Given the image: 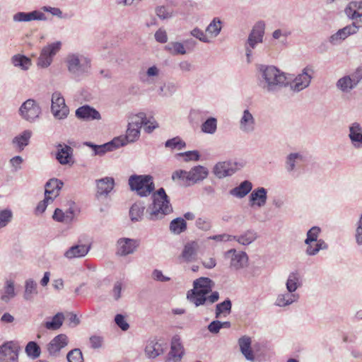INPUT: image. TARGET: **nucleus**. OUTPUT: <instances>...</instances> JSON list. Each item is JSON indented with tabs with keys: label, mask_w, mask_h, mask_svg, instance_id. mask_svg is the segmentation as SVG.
Here are the masks:
<instances>
[{
	"label": "nucleus",
	"mask_w": 362,
	"mask_h": 362,
	"mask_svg": "<svg viewBox=\"0 0 362 362\" xmlns=\"http://www.w3.org/2000/svg\"><path fill=\"white\" fill-rule=\"evenodd\" d=\"M152 197L153 204L148 216L150 220L161 218L164 215L172 211V206L163 188H160L153 193Z\"/></svg>",
	"instance_id": "obj_1"
},
{
	"label": "nucleus",
	"mask_w": 362,
	"mask_h": 362,
	"mask_svg": "<svg viewBox=\"0 0 362 362\" xmlns=\"http://www.w3.org/2000/svg\"><path fill=\"white\" fill-rule=\"evenodd\" d=\"M131 189L141 197H147L155 189L153 177L151 175H132L129 179Z\"/></svg>",
	"instance_id": "obj_2"
},
{
	"label": "nucleus",
	"mask_w": 362,
	"mask_h": 362,
	"mask_svg": "<svg viewBox=\"0 0 362 362\" xmlns=\"http://www.w3.org/2000/svg\"><path fill=\"white\" fill-rule=\"evenodd\" d=\"M320 232V228L314 226L311 228L307 233V238L305 243L308 245L306 253L308 255H314L317 254L320 250L327 247V245L322 240H317Z\"/></svg>",
	"instance_id": "obj_3"
},
{
	"label": "nucleus",
	"mask_w": 362,
	"mask_h": 362,
	"mask_svg": "<svg viewBox=\"0 0 362 362\" xmlns=\"http://www.w3.org/2000/svg\"><path fill=\"white\" fill-rule=\"evenodd\" d=\"M262 76L269 89L274 86H283L286 84V77L285 74L274 66H267L262 71Z\"/></svg>",
	"instance_id": "obj_4"
},
{
	"label": "nucleus",
	"mask_w": 362,
	"mask_h": 362,
	"mask_svg": "<svg viewBox=\"0 0 362 362\" xmlns=\"http://www.w3.org/2000/svg\"><path fill=\"white\" fill-rule=\"evenodd\" d=\"M21 117L28 122H33L41 114L40 105L33 99H28L19 108Z\"/></svg>",
	"instance_id": "obj_5"
},
{
	"label": "nucleus",
	"mask_w": 362,
	"mask_h": 362,
	"mask_svg": "<svg viewBox=\"0 0 362 362\" xmlns=\"http://www.w3.org/2000/svg\"><path fill=\"white\" fill-rule=\"evenodd\" d=\"M219 298V294L217 291L211 293L207 296L204 292L196 291L194 288L187 293V299L196 306H199L205 303L212 304L216 302Z\"/></svg>",
	"instance_id": "obj_6"
},
{
	"label": "nucleus",
	"mask_w": 362,
	"mask_h": 362,
	"mask_svg": "<svg viewBox=\"0 0 362 362\" xmlns=\"http://www.w3.org/2000/svg\"><path fill=\"white\" fill-rule=\"evenodd\" d=\"M61 49V42H56L45 47L38 58L37 64L42 67H47L52 61V57Z\"/></svg>",
	"instance_id": "obj_7"
},
{
	"label": "nucleus",
	"mask_w": 362,
	"mask_h": 362,
	"mask_svg": "<svg viewBox=\"0 0 362 362\" xmlns=\"http://www.w3.org/2000/svg\"><path fill=\"white\" fill-rule=\"evenodd\" d=\"M20 350L19 346L13 341L4 344L0 349V361L3 362H16Z\"/></svg>",
	"instance_id": "obj_8"
},
{
	"label": "nucleus",
	"mask_w": 362,
	"mask_h": 362,
	"mask_svg": "<svg viewBox=\"0 0 362 362\" xmlns=\"http://www.w3.org/2000/svg\"><path fill=\"white\" fill-rule=\"evenodd\" d=\"M51 109L54 117L58 119L66 117L69 113V108L65 104V100L59 93L52 94Z\"/></svg>",
	"instance_id": "obj_9"
},
{
	"label": "nucleus",
	"mask_w": 362,
	"mask_h": 362,
	"mask_svg": "<svg viewBox=\"0 0 362 362\" xmlns=\"http://www.w3.org/2000/svg\"><path fill=\"white\" fill-rule=\"evenodd\" d=\"M199 245L197 241H190L187 243L183 250L178 257L180 262H192L197 259V252Z\"/></svg>",
	"instance_id": "obj_10"
},
{
	"label": "nucleus",
	"mask_w": 362,
	"mask_h": 362,
	"mask_svg": "<svg viewBox=\"0 0 362 362\" xmlns=\"http://www.w3.org/2000/svg\"><path fill=\"white\" fill-rule=\"evenodd\" d=\"M129 124L136 127L139 129H141L142 124H144L145 130L148 133L151 132L154 129L158 127V124L154 119L153 121L150 119L146 120V115L144 112H139V114L132 115L130 117V122Z\"/></svg>",
	"instance_id": "obj_11"
},
{
	"label": "nucleus",
	"mask_w": 362,
	"mask_h": 362,
	"mask_svg": "<svg viewBox=\"0 0 362 362\" xmlns=\"http://www.w3.org/2000/svg\"><path fill=\"white\" fill-rule=\"evenodd\" d=\"M346 15L362 27V1H351L345 8Z\"/></svg>",
	"instance_id": "obj_12"
},
{
	"label": "nucleus",
	"mask_w": 362,
	"mask_h": 362,
	"mask_svg": "<svg viewBox=\"0 0 362 362\" xmlns=\"http://www.w3.org/2000/svg\"><path fill=\"white\" fill-rule=\"evenodd\" d=\"M68 344V337L66 334H60L54 337L47 345L49 355L57 356L60 351Z\"/></svg>",
	"instance_id": "obj_13"
},
{
	"label": "nucleus",
	"mask_w": 362,
	"mask_h": 362,
	"mask_svg": "<svg viewBox=\"0 0 362 362\" xmlns=\"http://www.w3.org/2000/svg\"><path fill=\"white\" fill-rule=\"evenodd\" d=\"M313 71L306 67L303 69V73L299 74L292 82L291 87L295 91H300L305 88L310 83L311 74Z\"/></svg>",
	"instance_id": "obj_14"
},
{
	"label": "nucleus",
	"mask_w": 362,
	"mask_h": 362,
	"mask_svg": "<svg viewBox=\"0 0 362 362\" xmlns=\"http://www.w3.org/2000/svg\"><path fill=\"white\" fill-rule=\"evenodd\" d=\"M238 169L237 163L219 162L214 168V173L218 178L231 175Z\"/></svg>",
	"instance_id": "obj_15"
},
{
	"label": "nucleus",
	"mask_w": 362,
	"mask_h": 362,
	"mask_svg": "<svg viewBox=\"0 0 362 362\" xmlns=\"http://www.w3.org/2000/svg\"><path fill=\"white\" fill-rule=\"evenodd\" d=\"M63 186V182L58 179H51L45 185V196L47 200L53 202L59 194L60 189Z\"/></svg>",
	"instance_id": "obj_16"
},
{
	"label": "nucleus",
	"mask_w": 362,
	"mask_h": 362,
	"mask_svg": "<svg viewBox=\"0 0 362 362\" xmlns=\"http://www.w3.org/2000/svg\"><path fill=\"white\" fill-rule=\"evenodd\" d=\"M57 153L56 158L62 165L72 164L73 160V149L68 145L58 144Z\"/></svg>",
	"instance_id": "obj_17"
},
{
	"label": "nucleus",
	"mask_w": 362,
	"mask_h": 362,
	"mask_svg": "<svg viewBox=\"0 0 362 362\" xmlns=\"http://www.w3.org/2000/svg\"><path fill=\"white\" fill-rule=\"evenodd\" d=\"M76 115L78 118L85 120L100 119V114L93 107L89 105H83L78 107L76 111Z\"/></svg>",
	"instance_id": "obj_18"
},
{
	"label": "nucleus",
	"mask_w": 362,
	"mask_h": 362,
	"mask_svg": "<svg viewBox=\"0 0 362 362\" xmlns=\"http://www.w3.org/2000/svg\"><path fill=\"white\" fill-rule=\"evenodd\" d=\"M115 181L112 177H106L96 181V196L107 195L112 189Z\"/></svg>",
	"instance_id": "obj_19"
},
{
	"label": "nucleus",
	"mask_w": 362,
	"mask_h": 362,
	"mask_svg": "<svg viewBox=\"0 0 362 362\" xmlns=\"http://www.w3.org/2000/svg\"><path fill=\"white\" fill-rule=\"evenodd\" d=\"M264 33V24L262 22L257 23L248 37V43L251 48L253 49L256 44L262 42Z\"/></svg>",
	"instance_id": "obj_20"
},
{
	"label": "nucleus",
	"mask_w": 362,
	"mask_h": 362,
	"mask_svg": "<svg viewBox=\"0 0 362 362\" xmlns=\"http://www.w3.org/2000/svg\"><path fill=\"white\" fill-rule=\"evenodd\" d=\"M228 253H233L230 261V267L235 269H240L247 265L248 257L245 252H236L235 250H231L228 251Z\"/></svg>",
	"instance_id": "obj_21"
},
{
	"label": "nucleus",
	"mask_w": 362,
	"mask_h": 362,
	"mask_svg": "<svg viewBox=\"0 0 362 362\" xmlns=\"http://www.w3.org/2000/svg\"><path fill=\"white\" fill-rule=\"evenodd\" d=\"M118 254L121 255H127L132 253L139 245L138 243L132 239L124 238L120 239L117 242Z\"/></svg>",
	"instance_id": "obj_22"
},
{
	"label": "nucleus",
	"mask_w": 362,
	"mask_h": 362,
	"mask_svg": "<svg viewBox=\"0 0 362 362\" xmlns=\"http://www.w3.org/2000/svg\"><path fill=\"white\" fill-rule=\"evenodd\" d=\"M184 353V348L180 342V337L178 336L173 337L169 353L170 359L173 358L175 362L179 361L181 360Z\"/></svg>",
	"instance_id": "obj_23"
},
{
	"label": "nucleus",
	"mask_w": 362,
	"mask_h": 362,
	"mask_svg": "<svg viewBox=\"0 0 362 362\" xmlns=\"http://www.w3.org/2000/svg\"><path fill=\"white\" fill-rule=\"evenodd\" d=\"M251 338L247 336H243L238 340L241 353L247 360L253 361L255 360V356L251 349Z\"/></svg>",
	"instance_id": "obj_24"
},
{
	"label": "nucleus",
	"mask_w": 362,
	"mask_h": 362,
	"mask_svg": "<svg viewBox=\"0 0 362 362\" xmlns=\"http://www.w3.org/2000/svg\"><path fill=\"white\" fill-rule=\"evenodd\" d=\"M145 353L148 358H154L163 353V347L156 339H153L148 341Z\"/></svg>",
	"instance_id": "obj_25"
},
{
	"label": "nucleus",
	"mask_w": 362,
	"mask_h": 362,
	"mask_svg": "<svg viewBox=\"0 0 362 362\" xmlns=\"http://www.w3.org/2000/svg\"><path fill=\"white\" fill-rule=\"evenodd\" d=\"M214 282L209 278L207 277H200L196 279L193 283V288L196 291H199L204 292L206 295L209 294L213 287Z\"/></svg>",
	"instance_id": "obj_26"
},
{
	"label": "nucleus",
	"mask_w": 362,
	"mask_h": 362,
	"mask_svg": "<svg viewBox=\"0 0 362 362\" xmlns=\"http://www.w3.org/2000/svg\"><path fill=\"white\" fill-rule=\"evenodd\" d=\"M90 246L86 245H76L70 247L64 254L69 259L84 257L89 251Z\"/></svg>",
	"instance_id": "obj_27"
},
{
	"label": "nucleus",
	"mask_w": 362,
	"mask_h": 362,
	"mask_svg": "<svg viewBox=\"0 0 362 362\" xmlns=\"http://www.w3.org/2000/svg\"><path fill=\"white\" fill-rule=\"evenodd\" d=\"M208 175V170L206 168L199 165L189 171L188 180L191 184L196 183L204 180Z\"/></svg>",
	"instance_id": "obj_28"
},
{
	"label": "nucleus",
	"mask_w": 362,
	"mask_h": 362,
	"mask_svg": "<svg viewBox=\"0 0 362 362\" xmlns=\"http://www.w3.org/2000/svg\"><path fill=\"white\" fill-rule=\"evenodd\" d=\"M361 28L356 23L353 22L351 25H347L344 28L339 30L335 35L331 37L332 41H334L337 39H345L349 35L354 34L358 31V29Z\"/></svg>",
	"instance_id": "obj_29"
},
{
	"label": "nucleus",
	"mask_w": 362,
	"mask_h": 362,
	"mask_svg": "<svg viewBox=\"0 0 362 362\" xmlns=\"http://www.w3.org/2000/svg\"><path fill=\"white\" fill-rule=\"evenodd\" d=\"M267 200V192L264 188L261 187L255 190L250 195L251 205H257L262 206L265 204Z\"/></svg>",
	"instance_id": "obj_30"
},
{
	"label": "nucleus",
	"mask_w": 362,
	"mask_h": 362,
	"mask_svg": "<svg viewBox=\"0 0 362 362\" xmlns=\"http://www.w3.org/2000/svg\"><path fill=\"white\" fill-rule=\"evenodd\" d=\"M255 119L252 114L247 110H245L240 122V129L244 132H250L254 129Z\"/></svg>",
	"instance_id": "obj_31"
},
{
	"label": "nucleus",
	"mask_w": 362,
	"mask_h": 362,
	"mask_svg": "<svg viewBox=\"0 0 362 362\" xmlns=\"http://www.w3.org/2000/svg\"><path fill=\"white\" fill-rule=\"evenodd\" d=\"M252 183L247 180L243 182L239 186L235 187L230 191V194L237 197H244L252 189Z\"/></svg>",
	"instance_id": "obj_32"
},
{
	"label": "nucleus",
	"mask_w": 362,
	"mask_h": 362,
	"mask_svg": "<svg viewBox=\"0 0 362 362\" xmlns=\"http://www.w3.org/2000/svg\"><path fill=\"white\" fill-rule=\"evenodd\" d=\"M42 13L37 11H33L30 13L19 12L14 15L13 20L15 21H30L33 20L41 19Z\"/></svg>",
	"instance_id": "obj_33"
},
{
	"label": "nucleus",
	"mask_w": 362,
	"mask_h": 362,
	"mask_svg": "<svg viewBox=\"0 0 362 362\" xmlns=\"http://www.w3.org/2000/svg\"><path fill=\"white\" fill-rule=\"evenodd\" d=\"M31 134L32 133L30 130L24 131L21 135L13 139V144L19 148V151H22L28 144Z\"/></svg>",
	"instance_id": "obj_34"
},
{
	"label": "nucleus",
	"mask_w": 362,
	"mask_h": 362,
	"mask_svg": "<svg viewBox=\"0 0 362 362\" xmlns=\"http://www.w3.org/2000/svg\"><path fill=\"white\" fill-rule=\"evenodd\" d=\"M64 320V314L62 313H57L51 321H47L45 323V327L49 330H57L62 327Z\"/></svg>",
	"instance_id": "obj_35"
},
{
	"label": "nucleus",
	"mask_w": 362,
	"mask_h": 362,
	"mask_svg": "<svg viewBox=\"0 0 362 362\" xmlns=\"http://www.w3.org/2000/svg\"><path fill=\"white\" fill-rule=\"evenodd\" d=\"M221 30V21L218 18H214L206 29L208 37H216Z\"/></svg>",
	"instance_id": "obj_36"
},
{
	"label": "nucleus",
	"mask_w": 362,
	"mask_h": 362,
	"mask_svg": "<svg viewBox=\"0 0 362 362\" xmlns=\"http://www.w3.org/2000/svg\"><path fill=\"white\" fill-rule=\"evenodd\" d=\"M231 306L232 305L230 300H226L217 304L216 306V317L218 318L221 316L226 317L230 313Z\"/></svg>",
	"instance_id": "obj_37"
},
{
	"label": "nucleus",
	"mask_w": 362,
	"mask_h": 362,
	"mask_svg": "<svg viewBox=\"0 0 362 362\" xmlns=\"http://www.w3.org/2000/svg\"><path fill=\"white\" fill-rule=\"evenodd\" d=\"M186 228L187 223L182 218H177L173 220L170 225V230L175 234L181 233L185 231Z\"/></svg>",
	"instance_id": "obj_38"
},
{
	"label": "nucleus",
	"mask_w": 362,
	"mask_h": 362,
	"mask_svg": "<svg viewBox=\"0 0 362 362\" xmlns=\"http://www.w3.org/2000/svg\"><path fill=\"white\" fill-rule=\"evenodd\" d=\"M12 62L14 66H19L24 70L28 69L31 65V61L29 58L20 54L13 56L12 58Z\"/></svg>",
	"instance_id": "obj_39"
},
{
	"label": "nucleus",
	"mask_w": 362,
	"mask_h": 362,
	"mask_svg": "<svg viewBox=\"0 0 362 362\" xmlns=\"http://www.w3.org/2000/svg\"><path fill=\"white\" fill-rule=\"evenodd\" d=\"M189 172L185 170H179L174 172L172 175V179L174 181H177L180 185H190L191 182L188 180Z\"/></svg>",
	"instance_id": "obj_40"
},
{
	"label": "nucleus",
	"mask_w": 362,
	"mask_h": 362,
	"mask_svg": "<svg viewBox=\"0 0 362 362\" xmlns=\"http://www.w3.org/2000/svg\"><path fill=\"white\" fill-rule=\"evenodd\" d=\"M145 207L139 204H134L130 209L129 214L132 221H139L141 219Z\"/></svg>",
	"instance_id": "obj_41"
},
{
	"label": "nucleus",
	"mask_w": 362,
	"mask_h": 362,
	"mask_svg": "<svg viewBox=\"0 0 362 362\" xmlns=\"http://www.w3.org/2000/svg\"><path fill=\"white\" fill-rule=\"evenodd\" d=\"M349 136L353 143L362 144V129L358 124L355 123L350 127Z\"/></svg>",
	"instance_id": "obj_42"
},
{
	"label": "nucleus",
	"mask_w": 362,
	"mask_h": 362,
	"mask_svg": "<svg viewBox=\"0 0 362 362\" xmlns=\"http://www.w3.org/2000/svg\"><path fill=\"white\" fill-rule=\"evenodd\" d=\"M233 239L242 245H247L256 239V234L253 231L248 230L240 236H233Z\"/></svg>",
	"instance_id": "obj_43"
},
{
	"label": "nucleus",
	"mask_w": 362,
	"mask_h": 362,
	"mask_svg": "<svg viewBox=\"0 0 362 362\" xmlns=\"http://www.w3.org/2000/svg\"><path fill=\"white\" fill-rule=\"evenodd\" d=\"M299 285V274L297 272L291 273L286 282V288L289 292L295 291Z\"/></svg>",
	"instance_id": "obj_44"
},
{
	"label": "nucleus",
	"mask_w": 362,
	"mask_h": 362,
	"mask_svg": "<svg viewBox=\"0 0 362 362\" xmlns=\"http://www.w3.org/2000/svg\"><path fill=\"white\" fill-rule=\"evenodd\" d=\"M355 86L354 81L350 76H344L340 78L337 82V86L343 91L349 90Z\"/></svg>",
	"instance_id": "obj_45"
},
{
	"label": "nucleus",
	"mask_w": 362,
	"mask_h": 362,
	"mask_svg": "<svg viewBox=\"0 0 362 362\" xmlns=\"http://www.w3.org/2000/svg\"><path fill=\"white\" fill-rule=\"evenodd\" d=\"M25 352L28 356L35 358L40 355V348L37 344L35 341H30L28 343L25 347Z\"/></svg>",
	"instance_id": "obj_46"
},
{
	"label": "nucleus",
	"mask_w": 362,
	"mask_h": 362,
	"mask_svg": "<svg viewBox=\"0 0 362 362\" xmlns=\"http://www.w3.org/2000/svg\"><path fill=\"white\" fill-rule=\"evenodd\" d=\"M217 127L216 119L214 117L208 119L202 126V130L204 133L214 134Z\"/></svg>",
	"instance_id": "obj_47"
},
{
	"label": "nucleus",
	"mask_w": 362,
	"mask_h": 362,
	"mask_svg": "<svg viewBox=\"0 0 362 362\" xmlns=\"http://www.w3.org/2000/svg\"><path fill=\"white\" fill-rule=\"evenodd\" d=\"M140 135V129L132 126L131 124L128 125V128L127 130L126 139L129 142H134L137 139H139Z\"/></svg>",
	"instance_id": "obj_48"
},
{
	"label": "nucleus",
	"mask_w": 362,
	"mask_h": 362,
	"mask_svg": "<svg viewBox=\"0 0 362 362\" xmlns=\"http://www.w3.org/2000/svg\"><path fill=\"white\" fill-rule=\"evenodd\" d=\"M66 358L69 362H83V354L79 349L70 351L67 354Z\"/></svg>",
	"instance_id": "obj_49"
},
{
	"label": "nucleus",
	"mask_w": 362,
	"mask_h": 362,
	"mask_svg": "<svg viewBox=\"0 0 362 362\" xmlns=\"http://www.w3.org/2000/svg\"><path fill=\"white\" fill-rule=\"evenodd\" d=\"M15 296L14 286L12 281H7L1 295V299L4 301L8 300Z\"/></svg>",
	"instance_id": "obj_50"
},
{
	"label": "nucleus",
	"mask_w": 362,
	"mask_h": 362,
	"mask_svg": "<svg viewBox=\"0 0 362 362\" xmlns=\"http://www.w3.org/2000/svg\"><path fill=\"white\" fill-rule=\"evenodd\" d=\"M68 68L70 71L76 72L79 71L81 69L80 59L76 55L69 56L68 59Z\"/></svg>",
	"instance_id": "obj_51"
},
{
	"label": "nucleus",
	"mask_w": 362,
	"mask_h": 362,
	"mask_svg": "<svg viewBox=\"0 0 362 362\" xmlns=\"http://www.w3.org/2000/svg\"><path fill=\"white\" fill-rule=\"evenodd\" d=\"M295 300V295L293 294L280 295L276 299V305L279 306H286Z\"/></svg>",
	"instance_id": "obj_52"
},
{
	"label": "nucleus",
	"mask_w": 362,
	"mask_h": 362,
	"mask_svg": "<svg viewBox=\"0 0 362 362\" xmlns=\"http://www.w3.org/2000/svg\"><path fill=\"white\" fill-rule=\"evenodd\" d=\"M165 146L173 149L176 148L180 150L185 146V144L179 137H175L168 140L165 142Z\"/></svg>",
	"instance_id": "obj_53"
},
{
	"label": "nucleus",
	"mask_w": 362,
	"mask_h": 362,
	"mask_svg": "<svg viewBox=\"0 0 362 362\" xmlns=\"http://www.w3.org/2000/svg\"><path fill=\"white\" fill-rule=\"evenodd\" d=\"M167 49L173 54H184L186 53L183 45L180 42H173L167 46Z\"/></svg>",
	"instance_id": "obj_54"
},
{
	"label": "nucleus",
	"mask_w": 362,
	"mask_h": 362,
	"mask_svg": "<svg viewBox=\"0 0 362 362\" xmlns=\"http://www.w3.org/2000/svg\"><path fill=\"white\" fill-rule=\"evenodd\" d=\"M35 291L36 284L32 280H28L25 283V298L30 299Z\"/></svg>",
	"instance_id": "obj_55"
},
{
	"label": "nucleus",
	"mask_w": 362,
	"mask_h": 362,
	"mask_svg": "<svg viewBox=\"0 0 362 362\" xmlns=\"http://www.w3.org/2000/svg\"><path fill=\"white\" fill-rule=\"evenodd\" d=\"M12 216L11 211L4 210L0 212V228L4 227L11 220Z\"/></svg>",
	"instance_id": "obj_56"
},
{
	"label": "nucleus",
	"mask_w": 362,
	"mask_h": 362,
	"mask_svg": "<svg viewBox=\"0 0 362 362\" xmlns=\"http://www.w3.org/2000/svg\"><path fill=\"white\" fill-rule=\"evenodd\" d=\"M202 264L204 267L211 269L216 267V260L214 256L206 257L202 259Z\"/></svg>",
	"instance_id": "obj_57"
},
{
	"label": "nucleus",
	"mask_w": 362,
	"mask_h": 362,
	"mask_svg": "<svg viewBox=\"0 0 362 362\" xmlns=\"http://www.w3.org/2000/svg\"><path fill=\"white\" fill-rule=\"evenodd\" d=\"M115 323L123 330L126 331L129 329V324L124 319L122 315L118 314L115 318Z\"/></svg>",
	"instance_id": "obj_58"
},
{
	"label": "nucleus",
	"mask_w": 362,
	"mask_h": 362,
	"mask_svg": "<svg viewBox=\"0 0 362 362\" xmlns=\"http://www.w3.org/2000/svg\"><path fill=\"white\" fill-rule=\"evenodd\" d=\"M180 156L185 157V160H198L199 159V153L197 151H187L180 153Z\"/></svg>",
	"instance_id": "obj_59"
},
{
	"label": "nucleus",
	"mask_w": 362,
	"mask_h": 362,
	"mask_svg": "<svg viewBox=\"0 0 362 362\" xmlns=\"http://www.w3.org/2000/svg\"><path fill=\"white\" fill-rule=\"evenodd\" d=\"M300 158V156L298 153H291L288 156L287 159L288 170H293L295 168V160Z\"/></svg>",
	"instance_id": "obj_60"
},
{
	"label": "nucleus",
	"mask_w": 362,
	"mask_h": 362,
	"mask_svg": "<svg viewBox=\"0 0 362 362\" xmlns=\"http://www.w3.org/2000/svg\"><path fill=\"white\" fill-rule=\"evenodd\" d=\"M52 202H51V200H49V199L47 200V197L45 196L44 200L40 202L37 204V206L36 207V209H35L36 213H37V214H42L45 211L47 205L49 204L52 203Z\"/></svg>",
	"instance_id": "obj_61"
},
{
	"label": "nucleus",
	"mask_w": 362,
	"mask_h": 362,
	"mask_svg": "<svg viewBox=\"0 0 362 362\" xmlns=\"http://www.w3.org/2000/svg\"><path fill=\"white\" fill-rule=\"evenodd\" d=\"M155 38L158 42L160 43L166 42L168 40L166 32L163 30L159 29L155 33Z\"/></svg>",
	"instance_id": "obj_62"
},
{
	"label": "nucleus",
	"mask_w": 362,
	"mask_h": 362,
	"mask_svg": "<svg viewBox=\"0 0 362 362\" xmlns=\"http://www.w3.org/2000/svg\"><path fill=\"white\" fill-rule=\"evenodd\" d=\"M156 14L159 18L162 19H165L171 16V14L168 11L165 6L158 7L156 8Z\"/></svg>",
	"instance_id": "obj_63"
},
{
	"label": "nucleus",
	"mask_w": 362,
	"mask_h": 362,
	"mask_svg": "<svg viewBox=\"0 0 362 362\" xmlns=\"http://www.w3.org/2000/svg\"><path fill=\"white\" fill-rule=\"evenodd\" d=\"M356 240L358 244L362 245V215L358 221V225L356 231Z\"/></svg>",
	"instance_id": "obj_64"
}]
</instances>
